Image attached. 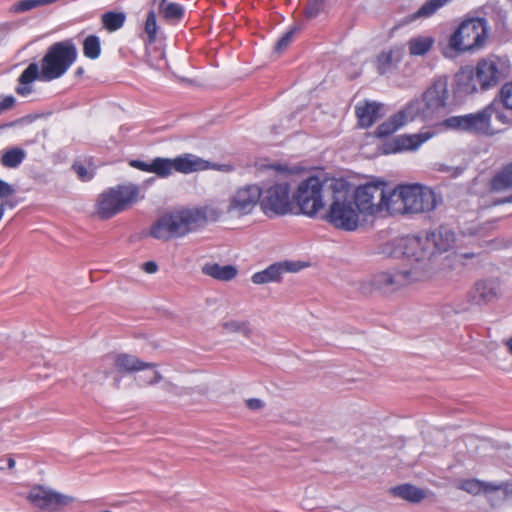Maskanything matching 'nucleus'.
Segmentation results:
<instances>
[{
  "mask_svg": "<svg viewBox=\"0 0 512 512\" xmlns=\"http://www.w3.org/2000/svg\"><path fill=\"white\" fill-rule=\"evenodd\" d=\"M500 295V282L497 279L477 281L468 294L470 302L475 305L491 303L498 299Z\"/></svg>",
  "mask_w": 512,
  "mask_h": 512,
  "instance_id": "nucleus-19",
  "label": "nucleus"
},
{
  "mask_svg": "<svg viewBox=\"0 0 512 512\" xmlns=\"http://www.w3.org/2000/svg\"><path fill=\"white\" fill-rule=\"evenodd\" d=\"M393 496L399 497L410 503H419L427 497V490L411 484H402L390 489Z\"/></svg>",
  "mask_w": 512,
  "mask_h": 512,
  "instance_id": "nucleus-26",
  "label": "nucleus"
},
{
  "mask_svg": "<svg viewBox=\"0 0 512 512\" xmlns=\"http://www.w3.org/2000/svg\"><path fill=\"white\" fill-rule=\"evenodd\" d=\"M434 133L423 131L417 134H403L394 137L385 146V153H397L401 151H413L433 137Z\"/></svg>",
  "mask_w": 512,
  "mask_h": 512,
  "instance_id": "nucleus-20",
  "label": "nucleus"
},
{
  "mask_svg": "<svg viewBox=\"0 0 512 512\" xmlns=\"http://www.w3.org/2000/svg\"><path fill=\"white\" fill-rule=\"evenodd\" d=\"M207 222L206 209L179 207L161 214L150 226L149 236L168 242L195 232Z\"/></svg>",
  "mask_w": 512,
  "mask_h": 512,
  "instance_id": "nucleus-1",
  "label": "nucleus"
},
{
  "mask_svg": "<svg viewBox=\"0 0 512 512\" xmlns=\"http://www.w3.org/2000/svg\"><path fill=\"white\" fill-rule=\"evenodd\" d=\"M7 465H8V468L9 469H12L15 467V460L11 457L8 458L7 460Z\"/></svg>",
  "mask_w": 512,
  "mask_h": 512,
  "instance_id": "nucleus-58",
  "label": "nucleus"
},
{
  "mask_svg": "<svg viewBox=\"0 0 512 512\" xmlns=\"http://www.w3.org/2000/svg\"><path fill=\"white\" fill-rule=\"evenodd\" d=\"M352 197L358 212L367 216H377L384 213L391 215L392 189L381 180L367 182L358 186Z\"/></svg>",
  "mask_w": 512,
  "mask_h": 512,
  "instance_id": "nucleus-5",
  "label": "nucleus"
},
{
  "mask_svg": "<svg viewBox=\"0 0 512 512\" xmlns=\"http://www.w3.org/2000/svg\"><path fill=\"white\" fill-rule=\"evenodd\" d=\"M223 327L229 332H239L248 334L250 332L249 323L240 320H229L223 324Z\"/></svg>",
  "mask_w": 512,
  "mask_h": 512,
  "instance_id": "nucleus-42",
  "label": "nucleus"
},
{
  "mask_svg": "<svg viewBox=\"0 0 512 512\" xmlns=\"http://www.w3.org/2000/svg\"><path fill=\"white\" fill-rule=\"evenodd\" d=\"M151 173L158 177H169L174 171L173 159L157 157L151 161Z\"/></svg>",
  "mask_w": 512,
  "mask_h": 512,
  "instance_id": "nucleus-34",
  "label": "nucleus"
},
{
  "mask_svg": "<svg viewBox=\"0 0 512 512\" xmlns=\"http://www.w3.org/2000/svg\"><path fill=\"white\" fill-rule=\"evenodd\" d=\"M331 203L321 219L334 228L352 232L360 225V212L352 197L350 184L342 179L330 182Z\"/></svg>",
  "mask_w": 512,
  "mask_h": 512,
  "instance_id": "nucleus-2",
  "label": "nucleus"
},
{
  "mask_svg": "<svg viewBox=\"0 0 512 512\" xmlns=\"http://www.w3.org/2000/svg\"><path fill=\"white\" fill-rule=\"evenodd\" d=\"M492 187L495 190H503L512 187V163L507 165L494 177Z\"/></svg>",
  "mask_w": 512,
  "mask_h": 512,
  "instance_id": "nucleus-36",
  "label": "nucleus"
},
{
  "mask_svg": "<svg viewBox=\"0 0 512 512\" xmlns=\"http://www.w3.org/2000/svg\"><path fill=\"white\" fill-rule=\"evenodd\" d=\"M27 499L35 507L49 512L57 511L61 507L69 505L73 501L72 497L41 485L32 487Z\"/></svg>",
  "mask_w": 512,
  "mask_h": 512,
  "instance_id": "nucleus-16",
  "label": "nucleus"
},
{
  "mask_svg": "<svg viewBox=\"0 0 512 512\" xmlns=\"http://www.w3.org/2000/svg\"><path fill=\"white\" fill-rule=\"evenodd\" d=\"M404 49L401 46H394L381 52L377 56V69L380 74H385L394 69L402 60Z\"/></svg>",
  "mask_w": 512,
  "mask_h": 512,
  "instance_id": "nucleus-24",
  "label": "nucleus"
},
{
  "mask_svg": "<svg viewBox=\"0 0 512 512\" xmlns=\"http://www.w3.org/2000/svg\"><path fill=\"white\" fill-rule=\"evenodd\" d=\"M101 52L99 38L95 35L88 36L83 43V53L87 58L96 59Z\"/></svg>",
  "mask_w": 512,
  "mask_h": 512,
  "instance_id": "nucleus-38",
  "label": "nucleus"
},
{
  "mask_svg": "<svg viewBox=\"0 0 512 512\" xmlns=\"http://www.w3.org/2000/svg\"><path fill=\"white\" fill-rule=\"evenodd\" d=\"M175 172L189 174L210 167L209 162L193 154L180 155L173 159Z\"/></svg>",
  "mask_w": 512,
  "mask_h": 512,
  "instance_id": "nucleus-23",
  "label": "nucleus"
},
{
  "mask_svg": "<svg viewBox=\"0 0 512 512\" xmlns=\"http://www.w3.org/2000/svg\"><path fill=\"white\" fill-rule=\"evenodd\" d=\"M381 105L376 102H365L356 106V115L361 127H370L380 116Z\"/></svg>",
  "mask_w": 512,
  "mask_h": 512,
  "instance_id": "nucleus-25",
  "label": "nucleus"
},
{
  "mask_svg": "<svg viewBox=\"0 0 512 512\" xmlns=\"http://www.w3.org/2000/svg\"><path fill=\"white\" fill-rule=\"evenodd\" d=\"M505 345L507 346L509 353L512 355V336L505 341Z\"/></svg>",
  "mask_w": 512,
  "mask_h": 512,
  "instance_id": "nucleus-57",
  "label": "nucleus"
},
{
  "mask_svg": "<svg viewBox=\"0 0 512 512\" xmlns=\"http://www.w3.org/2000/svg\"><path fill=\"white\" fill-rule=\"evenodd\" d=\"M422 272L411 273L407 268L395 271H382L374 274L371 286L384 293L394 292L406 285L423 281Z\"/></svg>",
  "mask_w": 512,
  "mask_h": 512,
  "instance_id": "nucleus-13",
  "label": "nucleus"
},
{
  "mask_svg": "<svg viewBox=\"0 0 512 512\" xmlns=\"http://www.w3.org/2000/svg\"><path fill=\"white\" fill-rule=\"evenodd\" d=\"M140 198V189L135 184H123L103 191L97 199L96 211L100 218L110 219L125 211Z\"/></svg>",
  "mask_w": 512,
  "mask_h": 512,
  "instance_id": "nucleus-7",
  "label": "nucleus"
},
{
  "mask_svg": "<svg viewBox=\"0 0 512 512\" xmlns=\"http://www.w3.org/2000/svg\"><path fill=\"white\" fill-rule=\"evenodd\" d=\"M262 190L257 185H246L235 190L229 197L227 213L243 217L253 212L258 204Z\"/></svg>",
  "mask_w": 512,
  "mask_h": 512,
  "instance_id": "nucleus-14",
  "label": "nucleus"
},
{
  "mask_svg": "<svg viewBox=\"0 0 512 512\" xmlns=\"http://www.w3.org/2000/svg\"><path fill=\"white\" fill-rule=\"evenodd\" d=\"M164 389L167 392L172 393L174 395H181L182 392H183V389H181L180 387H178L177 385H175V384H173L171 382L165 383Z\"/></svg>",
  "mask_w": 512,
  "mask_h": 512,
  "instance_id": "nucleus-51",
  "label": "nucleus"
},
{
  "mask_svg": "<svg viewBox=\"0 0 512 512\" xmlns=\"http://www.w3.org/2000/svg\"><path fill=\"white\" fill-rule=\"evenodd\" d=\"M125 18L124 13L107 12L102 15V22L107 30L116 31L123 26Z\"/></svg>",
  "mask_w": 512,
  "mask_h": 512,
  "instance_id": "nucleus-37",
  "label": "nucleus"
},
{
  "mask_svg": "<svg viewBox=\"0 0 512 512\" xmlns=\"http://www.w3.org/2000/svg\"><path fill=\"white\" fill-rule=\"evenodd\" d=\"M9 207H10V208H13V207H14V204H13V203H9Z\"/></svg>",
  "mask_w": 512,
  "mask_h": 512,
  "instance_id": "nucleus-62",
  "label": "nucleus"
},
{
  "mask_svg": "<svg viewBox=\"0 0 512 512\" xmlns=\"http://www.w3.org/2000/svg\"><path fill=\"white\" fill-rule=\"evenodd\" d=\"M144 29L145 33L148 35L149 42H154L157 34V23L156 15L153 11L149 12L147 15Z\"/></svg>",
  "mask_w": 512,
  "mask_h": 512,
  "instance_id": "nucleus-41",
  "label": "nucleus"
},
{
  "mask_svg": "<svg viewBox=\"0 0 512 512\" xmlns=\"http://www.w3.org/2000/svg\"><path fill=\"white\" fill-rule=\"evenodd\" d=\"M457 487L469 494L478 495L481 492L488 493L490 491L500 490L502 485L487 483L478 479H467L460 481Z\"/></svg>",
  "mask_w": 512,
  "mask_h": 512,
  "instance_id": "nucleus-29",
  "label": "nucleus"
},
{
  "mask_svg": "<svg viewBox=\"0 0 512 512\" xmlns=\"http://www.w3.org/2000/svg\"><path fill=\"white\" fill-rule=\"evenodd\" d=\"M260 206L267 216L286 215L292 211L290 183L283 179L262 191Z\"/></svg>",
  "mask_w": 512,
  "mask_h": 512,
  "instance_id": "nucleus-10",
  "label": "nucleus"
},
{
  "mask_svg": "<svg viewBox=\"0 0 512 512\" xmlns=\"http://www.w3.org/2000/svg\"><path fill=\"white\" fill-rule=\"evenodd\" d=\"M330 182L311 176L299 183L293 198L302 214L313 218L323 211L325 195L331 194Z\"/></svg>",
  "mask_w": 512,
  "mask_h": 512,
  "instance_id": "nucleus-6",
  "label": "nucleus"
},
{
  "mask_svg": "<svg viewBox=\"0 0 512 512\" xmlns=\"http://www.w3.org/2000/svg\"><path fill=\"white\" fill-rule=\"evenodd\" d=\"M430 241V251H434V255L439 252L448 251L450 248L459 247L464 244L465 235L461 234L456 237L455 233L448 227L441 226L437 230L426 235Z\"/></svg>",
  "mask_w": 512,
  "mask_h": 512,
  "instance_id": "nucleus-18",
  "label": "nucleus"
},
{
  "mask_svg": "<svg viewBox=\"0 0 512 512\" xmlns=\"http://www.w3.org/2000/svg\"><path fill=\"white\" fill-rule=\"evenodd\" d=\"M15 101V98L11 95L3 97L0 101V114L11 109L14 106Z\"/></svg>",
  "mask_w": 512,
  "mask_h": 512,
  "instance_id": "nucleus-49",
  "label": "nucleus"
},
{
  "mask_svg": "<svg viewBox=\"0 0 512 512\" xmlns=\"http://www.w3.org/2000/svg\"><path fill=\"white\" fill-rule=\"evenodd\" d=\"M166 0H162V3H164Z\"/></svg>",
  "mask_w": 512,
  "mask_h": 512,
  "instance_id": "nucleus-63",
  "label": "nucleus"
},
{
  "mask_svg": "<svg viewBox=\"0 0 512 512\" xmlns=\"http://www.w3.org/2000/svg\"><path fill=\"white\" fill-rule=\"evenodd\" d=\"M487 107H493V112H489L490 121L494 117L495 120H497L501 124L509 123V118L504 114V112L501 109V102L493 101Z\"/></svg>",
  "mask_w": 512,
  "mask_h": 512,
  "instance_id": "nucleus-43",
  "label": "nucleus"
},
{
  "mask_svg": "<svg viewBox=\"0 0 512 512\" xmlns=\"http://www.w3.org/2000/svg\"><path fill=\"white\" fill-rule=\"evenodd\" d=\"M296 28H292L289 31H287L276 43L275 45V51L278 53H281L284 51L292 42L294 34L296 32Z\"/></svg>",
  "mask_w": 512,
  "mask_h": 512,
  "instance_id": "nucleus-44",
  "label": "nucleus"
},
{
  "mask_svg": "<svg viewBox=\"0 0 512 512\" xmlns=\"http://www.w3.org/2000/svg\"><path fill=\"white\" fill-rule=\"evenodd\" d=\"M435 39L428 35H418L408 41L409 53L412 56H424L433 47Z\"/></svg>",
  "mask_w": 512,
  "mask_h": 512,
  "instance_id": "nucleus-30",
  "label": "nucleus"
},
{
  "mask_svg": "<svg viewBox=\"0 0 512 512\" xmlns=\"http://www.w3.org/2000/svg\"><path fill=\"white\" fill-rule=\"evenodd\" d=\"M130 166L133 167V168H136V169H139L141 171H145V172H150L151 173V162L150 163H146V162H143V161H140V160H131L130 161Z\"/></svg>",
  "mask_w": 512,
  "mask_h": 512,
  "instance_id": "nucleus-50",
  "label": "nucleus"
},
{
  "mask_svg": "<svg viewBox=\"0 0 512 512\" xmlns=\"http://www.w3.org/2000/svg\"><path fill=\"white\" fill-rule=\"evenodd\" d=\"M273 168L283 176H286L290 172V170L280 165Z\"/></svg>",
  "mask_w": 512,
  "mask_h": 512,
  "instance_id": "nucleus-55",
  "label": "nucleus"
},
{
  "mask_svg": "<svg viewBox=\"0 0 512 512\" xmlns=\"http://www.w3.org/2000/svg\"><path fill=\"white\" fill-rule=\"evenodd\" d=\"M77 73H78V74L83 73V68H78V69H77Z\"/></svg>",
  "mask_w": 512,
  "mask_h": 512,
  "instance_id": "nucleus-61",
  "label": "nucleus"
},
{
  "mask_svg": "<svg viewBox=\"0 0 512 512\" xmlns=\"http://www.w3.org/2000/svg\"><path fill=\"white\" fill-rule=\"evenodd\" d=\"M487 37L486 20L471 18L464 20L451 35L449 47L454 51H468L480 47Z\"/></svg>",
  "mask_w": 512,
  "mask_h": 512,
  "instance_id": "nucleus-9",
  "label": "nucleus"
},
{
  "mask_svg": "<svg viewBox=\"0 0 512 512\" xmlns=\"http://www.w3.org/2000/svg\"><path fill=\"white\" fill-rule=\"evenodd\" d=\"M420 103H411L405 110L391 116L388 120L380 124L376 130L378 137H387L401 128L408 119L414 117V108Z\"/></svg>",
  "mask_w": 512,
  "mask_h": 512,
  "instance_id": "nucleus-22",
  "label": "nucleus"
},
{
  "mask_svg": "<svg viewBox=\"0 0 512 512\" xmlns=\"http://www.w3.org/2000/svg\"><path fill=\"white\" fill-rule=\"evenodd\" d=\"M505 202H512V196H511V197H509L508 199H506V200L502 201V203H505Z\"/></svg>",
  "mask_w": 512,
  "mask_h": 512,
  "instance_id": "nucleus-60",
  "label": "nucleus"
},
{
  "mask_svg": "<svg viewBox=\"0 0 512 512\" xmlns=\"http://www.w3.org/2000/svg\"><path fill=\"white\" fill-rule=\"evenodd\" d=\"M509 70L508 60L505 58L490 56L478 62L476 77L483 90L495 86Z\"/></svg>",
  "mask_w": 512,
  "mask_h": 512,
  "instance_id": "nucleus-15",
  "label": "nucleus"
},
{
  "mask_svg": "<svg viewBox=\"0 0 512 512\" xmlns=\"http://www.w3.org/2000/svg\"><path fill=\"white\" fill-rule=\"evenodd\" d=\"M248 408L258 410L263 407V402L257 398H251L246 401Z\"/></svg>",
  "mask_w": 512,
  "mask_h": 512,
  "instance_id": "nucleus-52",
  "label": "nucleus"
},
{
  "mask_svg": "<svg viewBox=\"0 0 512 512\" xmlns=\"http://www.w3.org/2000/svg\"><path fill=\"white\" fill-rule=\"evenodd\" d=\"M456 256L459 257V258H465L466 259V258H472L474 256V253H460V252H458L456 254Z\"/></svg>",
  "mask_w": 512,
  "mask_h": 512,
  "instance_id": "nucleus-56",
  "label": "nucleus"
},
{
  "mask_svg": "<svg viewBox=\"0 0 512 512\" xmlns=\"http://www.w3.org/2000/svg\"><path fill=\"white\" fill-rule=\"evenodd\" d=\"M113 365L121 373H134L154 367V363L143 362L135 355L126 353L110 354L103 358V367Z\"/></svg>",
  "mask_w": 512,
  "mask_h": 512,
  "instance_id": "nucleus-17",
  "label": "nucleus"
},
{
  "mask_svg": "<svg viewBox=\"0 0 512 512\" xmlns=\"http://www.w3.org/2000/svg\"><path fill=\"white\" fill-rule=\"evenodd\" d=\"M15 193L12 185L0 179V198H7Z\"/></svg>",
  "mask_w": 512,
  "mask_h": 512,
  "instance_id": "nucleus-48",
  "label": "nucleus"
},
{
  "mask_svg": "<svg viewBox=\"0 0 512 512\" xmlns=\"http://www.w3.org/2000/svg\"><path fill=\"white\" fill-rule=\"evenodd\" d=\"M34 8H36L35 0H22V1L18 2L17 4H15V6H14V10L16 12H25V11H29Z\"/></svg>",
  "mask_w": 512,
  "mask_h": 512,
  "instance_id": "nucleus-47",
  "label": "nucleus"
},
{
  "mask_svg": "<svg viewBox=\"0 0 512 512\" xmlns=\"http://www.w3.org/2000/svg\"><path fill=\"white\" fill-rule=\"evenodd\" d=\"M140 386L153 385L162 380V375L156 370V364L152 368H146L145 373L136 378Z\"/></svg>",
  "mask_w": 512,
  "mask_h": 512,
  "instance_id": "nucleus-39",
  "label": "nucleus"
},
{
  "mask_svg": "<svg viewBox=\"0 0 512 512\" xmlns=\"http://www.w3.org/2000/svg\"><path fill=\"white\" fill-rule=\"evenodd\" d=\"M202 272L216 280L230 281L237 275V269L233 265L221 266L217 263H207L202 267Z\"/></svg>",
  "mask_w": 512,
  "mask_h": 512,
  "instance_id": "nucleus-27",
  "label": "nucleus"
},
{
  "mask_svg": "<svg viewBox=\"0 0 512 512\" xmlns=\"http://www.w3.org/2000/svg\"><path fill=\"white\" fill-rule=\"evenodd\" d=\"M391 244L395 247L392 255L404 256L409 261V267L406 268L411 273L422 272L423 281L432 276L434 251H430V241L426 236H407L394 240Z\"/></svg>",
  "mask_w": 512,
  "mask_h": 512,
  "instance_id": "nucleus-4",
  "label": "nucleus"
},
{
  "mask_svg": "<svg viewBox=\"0 0 512 512\" xmlns=\"http://www.w3.org/2000/svg\"><path fill=\"white\" fill-rule=\"evenodd\" d=\"M4 212H5V204L0 203V220L2 219V217L4 215Z\"/></svg>",
  "mask_w": 512,
  "mask_h": 512,
  "instance_id": "nucleus-59",
  "label": "nucleus"
},
{
  "mask_svg": "<svg viewBox=\"0 0 512 512\" xmlns=\"http://www.w3.org/2000/svg\"><path fill=\"white\" fill-rule=\"evenodd\" d=\"M183 7L176 3H169L163 9V15L168 20H179L183 17Z\"/></svg>",
  "mask_w": 512,
  "mask_h": 512,
  "instance_id": "nucleus-40",
  "label": "nucleus"
},
{
  "mask_svg": "<svg viewBox=\"0 0 512 512\" xmlns=\"http://www.w3.org/2000/svg\"><path fill=\"white\" fill-rule=\"evenodd\" d=\"M298 267L292 262L274 263L266 269L252 275L251 281L257 285L278 282L285 272H296Z\"/></svg>",
  "mask_w": 512,
  "mask_h": 512,
  "instance_id": "nucleus-21",
  "label": "nucleus"
},
{
  "mask_svg": "<svg viewBox=\"0 0 512 512\" xmlns=\"http://www.w3.org/2000/svg\"><path fill=\"white\" fill-rule=\"evenodd\" d=\"M158 266L153 261H148L143 264V270L148 274H153L157 271Z\"/></svg>",
  "mask_w": 512,
  "mask_h": 512,
  "instance_id": "nucleus-53",
  "label": "nucleus"
},
{
  "mask_svg": "<svg viewBox=\"0 0 512 512\" xmlns=\"http://www.w3.org/2000/svg\"><path fill=\"white\" fill-rule=\"evenodd\" d=\"M489 112H493V107L486 106L483 110L476 113L447 118L443 124L450 129L478 134H494L499 129L492 127Z\"/></svg>",
  "mask_w": 512,
  "mask_h": 512,
  "instance_id": "nucleus-12",
  "label": "nucleus"
},
{
  "mask_svg": "<svg viewBox=\"0 0 512 512\" xmlns=\"http://www.w3.org/2000/svg\"><path fill=\"white\" fill-rule=\"evenodd\" d=\"M501 103L512 110V83L505 84L500 91Z\"/></svg>",
  "mask_w": 512,
  "mask_h": 512,
  "instance_id": "nucleus-45",
  "label": "nucleus"
},
{
  "mask_svg": "<svg viewBox=\"0 0 512 512\" xmlns=\"http://www.w3.org/2000/svg\"><path fill=\"white\" fill-rule=\"evenodd\" d=\"M456 92L463 95L472 94L477 91L476 79L471 69L460 70L455 77Z\"/></svg>",
  "mask_w": 512,
  "mask_h": 512,
  "instance_id": "nucleus-28",
  "label": "nucleus"
},
{
  "mask_svg": "<svg viewBox=\"0 0 512 512\" xmlns=\"http://www.w3.org/2000/svg\"><path fill=\"white\" fill-rule=\"evenodd\" d=\"M76 46L69 40L51 45L42 59L41 77L51 81L63 76L77 59Z\"/></svg>",
  "mask_w": 512,
  "mask_h": 512,
  "instance_id": "nucleus-8",
  "label": "nucleus"
},
{
  "mask_svg": "<svg viewBox=\"0 0 512 512\" xmlns=\"http://www.w3.org/2000/svg\"><path fill=\"white\" fill-rule=\"evenodd\" d=\"M39 74V67L37 63H31L22 72L19 77V86L16 88L17 94L21 96H27L31 93L32 89L29 86Z\"/></svg>",
  "mask_w": 512,
  "mask_h": 512,
  "instance_id": "nucleus-31",
  "label": "nucleus"
},
{
  "mask_svg": "<svg viewBox=\"0 0 512 512\" xmlns=\"http://www.w3.org/2000/svg\"><path fill=\"white\" fill-rule=\"evenodd\" d=\"M26 158V151L19 147L6 150L0 159L1 164L6 168H17Z\"/></svg>",
  "mask_w": 512,
  "mask_h": 512,
  "instance_id": "nucleus-32",
  "label": "nucleus"
},
{
  "mask_svg": "<svg viewBox=\"0 0 512 512\" xmlns=\"http://www.w3.org/2000/svg\"><path fill=\"white\" fill-rule=\"evenodd\" d=\"M420 103L414 108V116L419 114L427 119L431 118L435 113L446 109L449 104L448 80L445 77L437 79L423 94Z\"/></svg>",
  "mask_w": 512,
  "mask_h": 512,
  "instance_id": "nucleus-11",
  "label": "nucleus"
},
{
  "mask_svg": "<svg viewBox=\"0 0 512 512\" xmlns=\"http://www.w3.org/2000/svg\"><path fill=\"white\" fill-rule=\"evenodd\" d=\"M433 190L420 184L398 185L392 189L391 215L418 214L436 207Z\"/></svg>",
  "mask_w": 512,
  "mask_h": 512,
  "instance_id": "nucleus-3",
  "label": "nucleus"
},
{
  "mask_svg": "<svg viewBox=\"0 0 512 512\" xmlns=\"http://www.w3.org/2000/svg\"><path fill=\"white\" fill-rule=\"evenodd\" d=\"M452 0H428L412 16L413 19L429 18Z\"/></svg>",
  "mask_w": 512,
  "mask_h": 512,
  "instance_id": "nucleus-33",
  "label": "nucleus"
},
{
  "mask_svg": "<svg viewBox=\"0 0 512 512\" xmlns=\"http://www.w3.org/2000/svg\"><path fill=\"white\" fill-rule=\"evenodd\" d=\"M74 170L81 181H89L93 178L94 174L92 170L87 169L83 165H74Z\"/></svg>",
  "mask_w": 512,
  "mask_h": 512,
  "instance_id": "nucleus-46",
  "label": "nucleus"
},
{
  "mask_svg": "<svg viewBox=\"0 0 512 512\" xmlns=\"http://www.w3.org/2000/svg\"><path fill=\"white\" fill-rule=\"evenodd\" d=\"M55 1L56 0H35V6L36 7L45 6V5L51 4Z\"/></svg>",
  "mask_w": 512,
  "mask_h": 512,
  "instance_id": "nucleus-54",
  "label": "nucleus"
},
{
  "mask_svg": "<svg viewBox=\"0 0 512 512\" xmlns=\"http://www.w3.org/2000/svg\"><path fill=\"white\" fill-rule=\"evenodd\" d=\"M328 0H303L301 5L303 6V13L307 19L316 18L321 12H323Z\"/></svg>",
  "mask_w": 512,
  "mask_h": 512,
  "instance_id": "nucleus-35",
  "label": "nucleus"
}]
</instances>
